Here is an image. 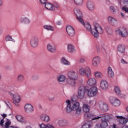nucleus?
Masks as SVG:
<instances>
[{"mask_svg": "<svg viewBox=\"0 0 128 128\" xmlns=\"http://www.w3.org/2000/svg\"><path fill=\"white\" fill-rule=\"evenodd\" d=\"M66 106L65 110L68 114L72 112V110L75 111L77 114H82V107L80 106V102H74L72 103L70 100H66Z\"/></svg>", "mask_w": 128, "mask_h": 128, "instance_id": "nucleus-1", "label": "nucleus"}, {"mask_svg": "<svg viewBox=\"0 0 128 128\" xmlns=\"http://www.w3.org/2000/svg\"><path fill=\"white\" fill-rule=\"evenodd\" d=\"M83 26H84V28L90 32L91 30L92 34L94 36V38H98L99 36V34H104V30L98 24H96L94 26V28L92 30V26L90 24L87 23L86 24H82Z\"/></svg>", "mask_w": 128, "mask_h": 128, "instance_id": "nucleus-2", "label": "nucleus"}, {"mask_svg": "<svg viewBox=\"0 0 128 128\" xmlns=\"http://www.w3.org/2000/svg\"><path fill=\"white\" fill-rule=\"evenodd\" d=\"M100 118H102V122L100 124V126L101 128H106L108 126V122H110V116L108 115H104L102 116H98L97 117H94L92 118V120H100Z\"/></svg>", "mask_w": 128, "mask_h": 128, "instance_id": "nucleus-3", "label": "nucleus"}, {"mask_svg": "<svg viewBox=\"0 0 128 128\" xmlns=\"http://www.w3.org/2000/svg\"><path fill=\"white\" fill-rule=\"evenodd\" d=\"M88 90V88L86 87L82 86H80L78 88V98L80 100H82L86 96V92Z\"/></svg>", "mask_w": 128, "mask_h": 128, "instance_id": "nucleus-4", "label": "nucleus"}, {"mask_svg": "<svg viewBox=\"0 0 128 128\" xmlns=\"http://www.w3.org/2000/svg\"><path fill=\"white\" fill-rule=\"evenodd\" d=\"M74 12L76 16V18L82 24H84V20H82V13L80 12V10L78 8H75L74 9Z\"/></svg>", "mask_w": 128, "mask_h": 128, "instance_id": "nucleus-5", "label": "nucleus"}, {"mask_svg": "<svg viewBox=\"0 0 128 128\" xmlns=\"http://www.w3.org/2000/svg\"><path fill=\"white\" fill-rule=\"evenodd\" d=\"M78 72L81 76H86L87 78L90 76V70L88 67L79 69Z\"/></svg>", "mask_w": 128, "mask_h": 128, "instance_id": "nucleus-6", "label": "nucleus"}, {"mask_svg": "<svg viewBox=\"0 0 128 128\" xmlns=\"http://www.w3.org/2000/svg\"><path fill=\"white\" fill-rule=\"evenodd\" d=\"M116 32L118 36H120L122 38L128 36V30L126 28H119L116 30Z\"/></svg>", "mask_w": 128, "mask_h": 128, "instance_id": "nucleus-7", "label": "nucleus"}, {"mask_svg": "<svg viewBox=\"0 0 128 128\" xmlns=\"http://www.w3.org/2000/svg\"><path fill=\"white\" fill-rule=\"evenodd\" d=\"M87 92L88 96H94L98 94V88L96 86H93L89 90L88 89Z\"/></svg>", "mask_w": 128, "mask_h": 128, "instance_id": "nucleus-8", "label": "nucleus"}, {"mask_svg": "<svg viewBox=\"0 0 128 128\" xmlns=\"http://www.w3.org/2000/svg\"><path fill=\"white\" fill-rule=\"evenodd\" d=\"M30 44L32 48H37L38 46V37H32L30 39Z\"/></svg>", "mask_w": 128, "mask_h": 128, "instance_id": "nucleus-9", "label": "nucleus"}, {"mask_svg": "<svg viewBox=\"0 0 128 128\" xmlns=\"http://www.w3.org/2000/svg\"><path fill=\"white\" fill-rule=\"evenodd\" d=\"M110 102L114 106H118L120 105V101L118 100V98H114V97H111L110 98Z\"/></svg>", "mask_w": 128, "mask_h": 128, "instance_id": "nucleus-10", "label": "nucleus"}, {"mask_svg": "<svg viewBox=\"0 0 128 128\" xmlns=\"http://www.w3.org/2000/svg\"><path fill=\"white\" fill-rule=\"evenodd\" d=\"M24 110L27 114H30L34 112V106L30 104H27L24 106Z\"/></svg>", "mask_w": 128, "mask_h": 128, "instance_id": "nucleus-11", "label": "nucleus"}, {"mask_svg": "<svg viewBox=\"0 0 128 128\" xmlns=\"http://www.w3.org/2000/svg\"><path fill=\"white\" fill-rule=\"evenodd\" d=\"M68 76L69 78H72V80H78V73L76 71L70 70L68 72Z\"/></svg>", "mask_w": 128, "mask_h": 128, "instance_id": "nucleus-12", "label": "nucleus"}, {"mask_svg": "<svg viewBox=\"0 0 128 128\" xmlns=\"http://www.w3.org/2000/svg\"><path fill=\"white\" fill-rule=\"evenodd\" d=\"M13 102L16 106H18V104L20 102V96L18 94H15L14 96L12 98Z\"/></svg>", "mask_w": 128, "mask_h": 128, "instance_id": "nucleus-13", "label": "nucleus"}, {"mask_svg": "<svg viewBox=\"0 0 128 128\" xmlns=\"http://www.w3.org/2000/svg\"><path fill=\"white\" fill-rule=\"evenodd\" d=\"M66 30L70 36H74L76 34V30L72 26H68L66 28Z\"/></svg>", "mask_w": 128, "mask_h": 128, "instance_id": "nucleus-14", "label": "nucleus"}, {"mask_svg": "<svg viewBox=\"0 0 128 128\" xmlns=\"http://www.w3.org/2000/svg\"><path fill=\"white\" fill-rule=\"evenodd\" d=\"M108 22L110 24V26H114L118 24V20L114 18L112 16H108Z\"/></svg>", "mask_w": 128, "mask_h": 128, "instance_id": "nucleus-15", "label": "nucleus"}, {"mask_svg": "<svg viewBox=\"0 0 128 128\" xmlns=\"http://www.w3.org/2000/svg\"><path fill=\"white\" fill-rule=\"evenodd\" d=\"M47 50L49 52H51V54H54V52H56V48L54 45L49 44L47 45Z\"/></svg>", "mask_w": 128, "mask_h": 128, "instance_id": "nucleus-16", "label": "nucleus"}, {"mask_svg": "<svg viewBox=\"0 0 128 128\" xmlns=\"http://www.w3.org/2000/svg\"><path fill=\"white\" fill-rule=\"evenodd\" d=\"M40 118L42 122H50V116L46 114H41L40 116Z\"/></svg>", "mask_w": 128, "mask_h": 128, "instance_id": "nucleus-17", "label": "nucleus"}, {"mask_svg": "<svg viewBox=\"0 0 128 128\" xmlns=\"http://www.w3.org/2000/svg\"><path fill=\"white\" fill-rule=\"evenodd\" d=\"M86 8L88 10L92 12L94 10V4L92 1H88L86 4Z\"/></svg>", "mask_w": 128, "mask_h": 128, "instance_id": "nucleus-18", "label": "nucleus"}, {"mask_svg": "<svg viewBox=\"0 0 128 128\" xmlns=\"http://www.w3.org/2000/svg\"><path fill=\"white\" fill-rule=\"evenodd\" d=\"M100 86L102 90H107V88H108V84L106 80H102L100 84Z\"/></svg>", "mask_w": 128, "mask_h": 128, "instance_id": "nucleus-19", "label": "nucleus"}, {"mask_svg": "<svg viewBox=\"0 0 128 128\" xmlns=\"http://www.w3.org/2000/svg\"><path fill=\"white\" fill-rule=\"evenodd\" d=\"M116 118L119 120V122L121 124H126L128 122V118L124 119V118L122 116H116Z\"/></svg>", "mask_w": 128, "mask_h": 128, "instance_id": "nucleus-20", "label": "nucleus"}, {"mask_svg": "<svg viewBox=\"0 0 128 128\" xmlns=\"http://www.w3.org/2000/svg\"><path fill=\"white\" fill-rule=\"evenodd\" d=\"M100 58L98 56L94 57L92 60V64L93 66H98L100 64Z\"/></svg>", "mask_w": 128, "mask_h": 128, "instance_id": "nucleus-21", "label": "nucleus"}, {"mask_svg": "<svg viewBox=\"0 0 128 128\" xmlns=\"http://www.w3.org/2000/svg\"><path fill=\"white\" fill-rule=\"evenodd\" d=\"M114 90L116 94L118 96H120V98H124V94H122V91H120V88L115 86Z\"/></svg>", "mask_w": 128, "mask_h": 128, "instance_id": "nucleus-22", "label": "nucleus"}, {"mask_svg": "<svg viewBox=\"0 0 128 128\" xmlns=\"http://www.w3.org/2000/svg\"><path fill=\"white\" fill-rule=\"evenodd\" d=\"M118 50L120 54H125L126 52V46L124 45L120 44L118 46Z\"/></svg>", "mask_w": 128, "mask_h": 128, "instance_id": "nucleus-23", "label": "nucleus"}, {"mask_svg": "<svg viewBox=\"0 0 128 128\" xmlns=\"http://www.w3.org/2000/svg\"><path fill=\"white\" fill-rule=\"evenodd\" d=\"M87 84L88 86H92L96 84V80L94 78H90L88 80Z\"/></svg>", "mask_w": 128, "mask_h": 128, "instance_id": "nucleus-24", "label": "nucleus"}, {"mask_svg": "<svg viewBox=\"0 0 128 128\" xmlns=\"http://www.w3.org/2000/svg\"><path fill=\"white\" fill-rule=\"evenodd\" d=\"M44 6L46 10H54V7L50 2L46 3Z\"/></svg>", "mask_w": 128, "mask_h": 128, "instance_id": "nucleus-25", "label": "nucleus"}, {"mask_svg": "<svg viewBox=\"0 0 128 128\" xmlns=\"http://www.w3.org/2000/svg\"><path fill=\"white\" fill-rule=\"evenodd\" d=\"M100 108L102 110H104V112H106L108 110V104L105 103H102L100 104Z\"/></svg>", "mask_w": 128, "mask_h": 128, "instance_id": "nucleus-26", "label": "nucleus"}, {"mask_svg": "<svg viewBox=\"0 0 128 128\" xmlns=\"http://www.w3.org/2000/svg\"><path fill=\"white\" fill-rule=\"evenodd\" d=\"M61 64H64V66H70V61L66 60V58H62L60 60Z\"/></svg>", "mask_w": 128, "mask_h": 128, "instance_id": "nucleus-27", "label": "nucleus"}, {"mask_svg": "<svg viewBox=\"0 0 128 128\" xmlns=\"http://www.w3.org/2000/svg\"><path fill=\"white\" fill-rule=\"evenodd\" d=\"M58 124L60 126H66L68 125V121L62 119L58 121Z\"/></svg>", "mask_w": 128, "mask_h": 128, "instance_id": "nucleus-28", "label": "nucleus"}, {"mask_svg": "<svg viewBox=\"0 0 128 128\" xmlns=\"http://www.w3.org/2000/svg\"><path fill=\"white\" fill-rule=\"evenodd\" d=\"M76 80H74L70 78H69L67 80V83L68 84H70L72 86H76Z\"/></svg>", "mask_w": 128, "mask_h": 128, "instance_id": "nucleus-29", "label": "nucleus"}, {"mask_svg": "<svg viewBox=\"0 0 128 128\" xmlns=\"http://www.w3.org/2000/svg\"><path fill=\"white\" fill-rule=\"evenodd\" d=\"M108 76L109 78H114V73L112 71V69L111 67H108Z\"/></svg>", "mask_w": 128, "mask_h": 128, "instance_id": "nucleus-30", "label": "nucleus"}, {"mask_svg": "<svg viewBox=\"0 0 128 128\" xmlns=\"http://www.w3.org/2000/svg\"><path fill=\"white\" fill-rule=\"evenodd\" d=\"M68 50L69 52L72 53L76 52V49L74 48V46L72 44H69L68 46Z\"/></svg>", "mask_w": 128, "mask_h": 128, "instance_id": "nucleus-31", "label": "nucleus"}, {"mask_svg": "<svg viewBox=\"0 0 128 128\" xmlns=\"http://www.w3.org/2000/svg\"><path fill=\"white\" fill-rule=\"evenodd\" d=\"M18 82H22L24 80V76L22 74H18L16 78Z\"/></svg>", "mask_w": 128, "mask_h": 128, "instance_id": "nucleus-32", "label": "nucleus"}, {"mask_svg": "<svg viewBox=\"0 0 128 128\" xmlns=\"http://www.w3.org/2000/svg\"><path fill=\"white\" fill-rule=\"evenodd\" d=\"M16 118L18 122H26V120L24 117L22 116H21L18 115L16 116Z\"/></svg>", "mask_w": 128, "mask_h": 128, "instance_id": "nucleus-33", "label": "nucleus"}, {"mask_svg": "<svg viewBox=\"0 0 128 128\" xmlns=\"http://www.w3.org/2000/svg\"><path fill=\"white\" fill-rule=\"evenodd\" d=\"M82 110L84 112H90V106L86 104H84L82 106Z\"/></svg>", "mask_w": 128, "mask_h": 128, "instance_id": "nucleus-34", "label": "nucleus"}, {"mask_svg": "<svg viewBox=\"0 0 128 128\" xmlns=\"http://www.w3.org/2000/svg\"><path fill=\"white\" fill-rule=\"evenodd\" d=\"M66 80V76L64 75H60L58 78V81L59 82H62Z\"/></svg>", "mask_w": 128, "mask_h": 128, "instance_id": "nucleus-35", "label": "nucleus"}, {"mask_svg": "<svg viewBox=\"0 0 128 128\" xmlns=\"http://www.w3.org/2000/svg\"><path fill=\"white\" fill-rule=\"evenodd\" d=\"M94 76L97 78H102L104 76L100 72H94Z\"/></svg>", "mask_w": 128, "mask_h": 128, "instance_id": "nucleus-36", "label": "nucleus"}, {"mask_svg": "<svg viewBox=\"0 0 128 128\" xmlns=\"http://www.w3.org/2000/svg\"><path fill=\"white\" fill-rule=\"evenodd\" d=\"M44 30H51L52 32H54V27H52L51 26H48V25H45L44 26Z\"/></svg>", "mask_w": 128, "mask_h": 128, "instance_id": "nucleus-37", "label": "nucleus"}, {"mask_svg": "<svg viewBox=\"0 0 128 128\" xmlns=\"http://www.w3.org/2000/svg\"><path fill=\"white\" fill-rule=\"evenodd\" d=\"M21 22H23L24 24H30V20L27 18H24L20 19Z\"/></svg>", "mask_w": 128, "mask_h": 128, "instance_id": "nucleus-38", "label": "nucleus"}, {"mask_svg": "<svg viewBox=\"0 0 128 128\" xmlns=\"http://www.w3.org/2000/svg\"><path fill=\"white\" fill-rule=\"evenodd\" d=\"M6 42H16V40H14L11 36L8 35L6 37Z\"/></svg>", "mask_w": 128, "mask_h": 128, "instance_id": "nucleus-39", "label": "nucleus"}, {"mask_svg": "<svg viewBox=\"0 0 128 128\" xmlns=\"http://www.w3.org/2000/svg\"><path fill=\"white\" fill-rule=\"evenodd\" d=\"M74 1L77 6H80V4H82L84 0H74Z\"/></svg>", "mask_w": 128, "mask_h": 128, "instance_id": "nucleus-40", "label": "nucleus"}, {"mask_svg": "<svg viewBox=\"0 0 128 128\" xmlns=\"http://www.w3.org/2000/svg\"><path fill=\"white\" fill-rule=\"evenodd\" d=\"M12 124V123L10 122V120H8L6 121V122L5 123V126H4V128H10V126Z\"/></svg>", "mask_w": 128, "mask_h": 128, "instance_id": "nucleus-41", "label": "nucleus"}, {"mask_svg": "<svg viewBox=\"0 0 128 128\" xmlns=\"http://www.w3.org/2000/svg\"><path fill=\"white\" fill-rule=\"evenodd\" d=\"M82 128H90V125L88 123L84 124L82 126Z\"/></svg>", "mask_w": 128, "mask_h": 128, "instance_id": "nucleus-42", "label": "nucleus"}, {"mask_svg": "<svg viewBox=\"0 0 128 128\" xmlns=\"http://www.w3.org/2000/svg\"><path fill=\"white\" fill-rule=\"evenodd\" d=\"M110 10L111 12H116V8L113 6L110 7Z\"/></svg>", "mask_w": 128, "mask_h": 128, "instance_id": "nucleus-43", "label": "nucleus"}, {"mask_svg": "<svg viewBox=\"0 0 128 128\" xmlns=\"http://www.w3.org/2000/svg\"><path fill=\"white\" fill-rule=\"evenodd\" d=\"M53 6L54 8H60V5L56 2H53Z\"/></svg>", "mask_w": 128, "mask_h": 128, "instance_id": "nucleus-44", "label": "nucleus"}, {"mask_svg": "<svg viewBox=\"0 0 128 128\" xmlns=\"http://www.w3.org/2000/svg\"><path fill=\"white\" fill-rule=\"evenodd\" d=\"M79 62L80 64H82L86 62V58H82L80 59Z\"/></svg>", "mask_w": 128, "mask_h": 128, "instance_id": "nucleus-45", "label": "nucleus"}, {"mask_svg": "<svg viewBox=\"0 0 128 128\" xmlns=\"http://www.w3.org/2000/svg\"><path fill=\"white\" fill-rule=\"evenodd\" d=\"M40 128H47V126H46L44 124H42L40 125Z\"/></svg>", "mask_w": 128, "mask_h": 128, "instance_id": "nucleus-46", "label": "nucleus"}, {"mask_svg": "<svg viewBox=\"0 0 128 128\" xmlns=\"http://www.w3.org/2000/svg\"><path fill=\"white\" fill-rule=\"evenodd\" d=\"M121 64H128V62H126L124 60L122 59L121 60Z\"/></svg>", "mask_w": 128, "mask_h": 128, "instance_id": "nucleus-47", "label": "nucleus"}, {"mask_svg": "<svg viewBox=\"0 0 128 128\" xmlns=\"http://www.w3.org/2000/svg\"><path fill=\"white\" fill-rule=\"evenodd\" d=\"M39 2L42 4H44L46 2V0H39Z\"/></svg>", "mask_w": 128, "mask_h": 128, "instance_id": "nucleus-48", "label": "nucleus"}, {"mask_svg": "<svg viewBox=\"0 0 128 128\" xmlns=\"http://www.w3.org/2000/svg\"><path fill=\"white\" fill-rule=\"evenodd\" d=\"M122 10L126 12H128V8L126 7L123 6Z\"/></svg>", "mask_w": 128, "mask_h": 128, "instance_id": "nucleus-49", "label": "nucleus"}, {"mask_svg": "<svg viewBox=\"0 0 128 128\" xmlns=\"http://www.w3.org/2000/svg\"><path fill=\"white\" fill-rule=\"evenodd\" d=\"M8 94L9 96H10L12 97V98L16 96V94H14L12 92H8Z\"/></svg>", "mask_w": 128, "mask_h": 128, "instance_id": "nucleus-50", "label": "nucleus"}, {"mask_svg": "<svg viewBox=\"0 0 128 128\" xmlns=\"http://www.w3.org/2000/svg\"><path fill=\"white\" fill-rule=\"evenodd\" d=\"M46 126H47V128H54V126H52L51 124H46Z\"/></svg>", "mask_w": 128, "mask_h": 128, "instance_id": "nucleus-51", "label": "nucleus"}, {"mask_svg": "<svg viewBox=\"0 0 128 128\" xmlns=\"http://www.w3.org/2000/svg\"><path fill=\"white\" fill-rule=\"evenodd\" d=\"M107 32H108V34H112V29H108L107 30Z\"/></svg>", "mask_w": 128, "mask_h": 128, "instance_id": "nucleus-52", "label": "nucleus"}, {"mask_svg": "<svg viewBox=\"0 0 128 128\" xmlns=\"http://www.w3.org/2000/svg\"><path fill=\"white\" fill-rule=\"evenodd\" d=\"M96 52H98V54H99V52H100V47H96Z\"/></svg>", "mask_w": 128, "mask_h": 128, "instance_id": "nucleus-53", "label": "nucleus"}, {"mask_svg": "<svg viewBox=\"0 0 128 128\" xmlns=\"http://www.w3.org/2000/svg\"><path fill=\"white\" fill-rule=\"evenodd\" d=\"M56 24L57 26H60V24H62V22L60 21H58L56 22Z\"/></svg>", "mask_w": 128, "mask_h": 128, "instance_id": "nucleus-54", "label": "nucleus"}, {"mask_svg": "<svg viewBox=\"0 0 128 128\" xmlns=\"http://www.w3.org/2000/svg\"><path fill=\"white\" fill-rule=\"evenodd\" d=\"M4 121L3 120H2L0 122V126H2L4 124Z\"/></svg>", "mask_w": 128, "mask_h": 128, "instance_id": "nucleus-55", "label": "nucleus"}, {"mask_svg": "<svg viewBox=\"0 0 128 128\" xmlns=\"http://www.w3.org/2000/svg\"><path fill=\"white\" fill-rule=\"evenodd\" d=\"M10 69V66H5V70H8Z\"/></svg>", "mask_w": 128, "mask_h": 128, "instance_id": "nucleus-56", "label": "nucleus"}, {"mask_svg": "<svg viewBox=\"0 0 128 128\" xmlns=\"http://www.w3.org/2000/svg\"><path fill=\"white\" fill-rule=\"evenodd\" d=\"M4 32V30H2V28H0V36H1V34H2Z\"/></svg>", "mask_w": 128, "mask_h": 128, "instance_id": "nucleus-57", "label": "nucleus"}, {"mask_svg": "<svg viewBox=\"0 0 128 128\" xmlns=\"http://www.w3.org/2000/svg\"><path fill=\"white\" fill-rule=\"evenodd\" d=\"M4 3L2 2V0H0V6H2Z\"/></svg>", "mask_w": 128, "mask_h": 128, "instance_id": "nucleus-58", "label": "nucleus"}, {"mask_svg": "<svg viewBox=\"0 0 128 128\" xmlns=\"http://www.w3.org/2000/svg\"><path fill=\"white\" fill-rule=\"evenodd\" d=\"M50 100H54V98L52 97V98H50V97L48 98Z\"/></svg>", "mask_w": 128, "mask_h": 128, "instance_id": "nucleus-59", "label": "nucleus"}, {"mask_svg": "<svg viewBox=\"0 0 128 128\" xmlns=\"http://www.w3.org/2000/svg\"><path fill=\"white\" fill-rule=\"evenodd\" d=\"M2 118H6V114H2Z\"/></svg>", "mask_w": 128, "mask_h": 128, "instance_id": "nucleus-60", "label": "nucleus"}, {"mask_svg": "<svg viewBox=\"0 0 128 128\" xmlns=\"http://www.w3.org/2000/svg\"><path fill=\"white\" fill-rule=\"evenodd\" d=\"M26 128H32V127L28 126L26 127Z\"/></svg>", "mask_w": 128, "mask_h": 128, "instance_id": "nucleus-61", "label": "nucleus"}, {"mask_svg": "<svg viewBox=\"0 0 128 128\" xmlns=\"http://www.w3.org/2000/svg\"><path fill=\"white\" fill-rule=\"evenodd\" d=\"M121 16H124V14L121 13Z\"/></svg>", "mask_w": 128, "mask_h": 128, "instance_id": "nucleus-62", "label": "nucleus"}, {"mask_svg": "<svg viewBox=\"0 0 128 128\" xmlns=\"http://www.w3.org/2000/svg\"><path fill=\"white\" fill-rule=\"evenodd\" d=\"M4 92H7V91L6 90H4Z\"/></svg>", "mask_w": 128, "mask_h": 128, "instance_id": "nucleus-63", "label": "nucleus"}, {"mask_svg": "<svg viewBox=\"0 0 128 128\" xmlns=\"http://www.w3.org/2000/svg\"><path fill=\"white\" fill-rule=\"evenodd\" d=\"M33 78H36V76H34Z\"/></svg>", "mask_w": 128, "mask_h": 128, "instance_id": "nucleus-64", "label": "nucleus"}]
</instances>
